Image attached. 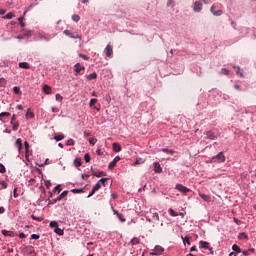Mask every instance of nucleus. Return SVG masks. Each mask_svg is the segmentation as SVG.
Masks as SVG:
<instances>
[{
	"label": "nucleus",
	"mask_w": 256,
	"mask_h": 256,
	"mask_svg": "<svg viewBox=\"0 0 256 256\" xmlns=\"http://www.w3.org/2000/svg\"><path fill=\"white\" fill-rule=\"evenodd\" d=\"M118 161H121V157L116 156V157L113 159V161L109 163L108 168H109V169H115V167H116Z\"/></svg>",
	"instance_id": "0eeeda50"
},
{
	"label": "nucleus",
	"mask_w": 256,
	"mask_h": 256,
	"mask_svg": "<svg viewBox=\"0 0 256 256\" xmlns=\"http://www.w3.org/2000/svg\"><path fill=\"white\" fill-rule=\"evenodd\" d=\"M95 103H97V98H92L91 100H90V107H93L94 105H95Z\"/></svg>",
	"instance_id": "c03bdc74"
},
{
	"label": "nucleus",
	"mask_w": 256,
	"mask_h": 256,
	"mask_svg": "<svg viewBox=\"0 0 256 256\" xmlns=\"http://www.w3.org/2000/svg\"><path fill=\"white\" fill-rule=\"evenodd\" d=\"M153 219H156V221H159V214L154 213L153 214Z\"/></svg>",
	"instance_id": "052dcab7"
},
{
	"label": "nucleus",
	"mask_w": 256,
	"mask_h": 256,
	"mask_svg": "<svg viewBox=\"0 0 256 256\" xmlns=\"http://www.w3.org/2000/svg\"><path fill=\"white\" fill-rule=\"evenodd\" d=\"M0 185L3 187V189H7V182L1 181Z\"/></svg>",
	"instance_id": "864d4df0"
},
{
	"label": "nucleus",
	"mask_w": 256,
	"mask_h": 256,
	"mask_svg": "<svg viewBox=\"0 0 256 256\" xmlns=\"http://www.w3.org/2000/svg\"><path fill=\"white\" fill-rule=\"evenodd\" d=\"M55 99H56V101L62 102L63 101V96H61V94H56Z\"/></svg>",
	"instance_id": "a18cd8bd"
},
{
	"label": "nucleus",
	"mask_w": 256,
	"mask_h": 256,
	"mask_svg": "<svg viewBox=\"0 0 256 256\" xmlns=\"http://www.w3.org/2000/svg\"><path fill=\"white\" fill-rule=\"evenodd\" d=\"M170 5H175V1H173V0H168L167 6L170 7Z\"/></svg>",
	"instance_id": "13d9d810"
},
{
	"label": "nucleus",
	"mask_w": 256,
	"mask_h": 256,
	"mask_svg": "<svg viewBox=\"0 0 256 256\" xmlns=\"http://www.w3.org/2000/svg\"><path fill=\"white\" fill-rule=\"evenodd\" d=\"M74 71L76 75H79L81 73V71H85V67L81 66L80 63L75 64L74 66Z\"/></svg>",
	"instance_id": "6e6552de"
},
{
	"label": "nucleus",
	"mask_w": 256,
	"mask_h": 256,
	"mask_svg": "<svg viewBox=\"0 0 256 256\" xmlns=\"http://www.w3.org/2000/svg\"><path fill=\"white\" fill-rule=\"evenodd\" d=\"M168 211H169L171 217H178L179 216V213L175 212V210H173L172 208H170Z\"/></svg>",
	"instance_id": "c85d7f7f"
},
{
	"label": "nucleus",
	"mask_w": 256,
	"mask_h": 256,
	"mask_svg": "<svg viewBox=\"0 0 256 256\" xmlns=\"http://www.w3.org/2000/svg\"><path fill=\"white\" fill-rule=\"evenodd\" d=\"M2 235H4V237H15V232L8 231V230H2Z\"/></svg>",
	"instance_id": "ddd939ff"
},
{
	"label": "nucleus",
	"mask_w": 256,
	"mask_h": 256,
	"mask_svg": "<svg viewBox=\"0 0 256 256\" xmlns=\"http://www.w3.org/2000/svg\"><path fill=\"white\" fill-rule=\"evenodd\" d=\"M95 192L94 189L92 188V190L90 191L88 197H93V195H95Z\"/></svg>",
	"instance_id": "680f3d73"
},
{
	"label": "nucleus",
	"mask_w": 256,
	"mask_h": 256,
	"mask_svg": "<svg viewBox=\"0 0 256 256\" xmlns=\"http://www.w3.org/2000/svg\"><path fill=\"white\" fill-rule=\"evenodd\" d=\"M27 236L25 235V233H23V232H21L20 234H19V238L20 239H25Z\"/></svg>",
	"instance_id": "bf43d9fd"
},
{
	"label": "nucleus",
	"mask_w": 256,
	"mask_h": 256,
	"mask_svg": "<svg viewBox=\"0 0 256 256\" xmlns=\"http://www.w3.org/2000/svg\"><path fill=\"white\" fill-rule=\"evenodd\" d=\"M74 165H75L76 167H81V165H82L81 158H76V159L74 160Z\"/></svg>",
	"instance_id": "bb28decb"
},
{
	"label": "nucleus",
	"mask_w": 256,
	"mask_h": 256,
	"mask_svg": "<svg viewBox=\"0 0 256 256\" xmlns=\"http://www.w3.org/2000/svg\"><path fill=\"white\" fill-rule=\"evenodd\" d=\"M232 250H234L235 253H241V248L237 244L232 246Z\"/></svg>",
	"instance_id": "cd10ccee"
},
{
	"label": "nucleus",
	"mask_w": 256,
	"mask_h": 256,
	"mask_svg": "<svg viewBox=\"0 0 256 256\" xmlns=\"http://www.w3.org/2000/svg\"><path fill=\"white\" fill-rule=\"evenodd\" d=\"M191 237H189V236H185V237H183L182 236V241H183V243H184V245L185 244H187V245H191Z\"/></svg>",
	"instance_id": "aec40b11"
},
{
	"label": "nucleus",
	"mask_w": 256,
	"mask_h": 256,
	"mask_svg": "<svg viewBox=\"0 0 256 256\" xmlns=\"http://www.w3.org/2000/svg\"><path fill=\"white\" fill-rule=\"evenodd\" d=\"M200 245L202 247V249H210L211 247H209V242L207 241H200Z\"/></svg>",
	"instance_id": "412c9836"
},
{
	"label": "nucleus",
	"mask_w": 256,
	"mask_h": 256,
	"mask_svg": "<svg viewBox=\"0 0 256 256\" xmlns=\"http://www.w3.org/2000/svg\"><path fill=\"white\" fill-rule=\"evenodd\" d=\"M55 141H63V139H65V135L63 134H58L56 136H54Z\"/></svg>",
	"instance_id": "4be33fe9"
},
{
	"label": "nucleus",
	"mask_w": 256,
	"mask_h": 256,
	"mask_svg": "<svg viewBox=\"0 0 256 256\" xmlns=\"http://www.w3.org/2000/svg\"><path fill=\"white\" fill-rule=\"evenodd\" d=\"M238 238L241 239V240L249 239V236H247V234L245 232H242V233L239 234Z\"/></svg>",
	"instance_id": "c756f323"
},
{
	"label": "nucleus",
	"mask_w": 256,
	"mask_h": 256,
	"mask_svg": "<svg viewBox=\"0 0 256 256\" xmlns=\"http://www.w3.org/2000/svg\"><path fill=\"white\" fill-rule=\"evenodd\" d=\"M53 193H61V185H57L54 190Z\"/></svg>",
	"instance_id": "58836bf2"
},
{
	"label": "nucleus",
	"mask_w": 256,
	"mask_h": 256,
	"mask_svg": "<svg viewBox=\"0 0 256 256\" xmlns=\"http://www.w3.org/2000/svg\"><path fill=\"white\" fill-rule=\"evenodd\" d=\"M13 127H12V129H13V131H17V129H19V122H13Z\"/></svg>",
	"instance_id": "4c0bfd02"
},
{
	"label": "nucleus",
	"mask_w": 256,
	"mask_h": 256,
	"mask_svg": "<svg viewBox=\"0 0 256 256\" xmlns=\"http://www.w3.org/2000/svg\"><path fill=\"white\" fill-rule=\"evenodd\" d=\"M104 51L106 53V57H112V55H113V47L111 46V44H107V46H106Z\"/></svg>",
	"instance_id": "1a4fd4ad"
},
{
	"label": "nucleus",
	"mask_w": 256,
	"mask_h": 256,
	"mask_svg": "<svg viewBox=\"0 0 256 256\" xmlns=\"http://www.w3.org/2000/svg\"><path fill=\"white\" fill-rule=\"evenodd\" d=\"M20 69H31V65L27 62H20L19 64Z\"/></svg>",
	"instance_id": "2eb2a0df"
},
{
	"label": "nucleus",
	"mask_w": 256,
	"mask_h": 256,
	"mask_svg": "<svg viewBox=\"0 0 256 256\" xmlns=\"http://www.w3.org/2000/svg\"><path fill=\"white\" fill-rule=\"evenodd\" d=\"M199 197H201V199H203V201H211V197H209L208 195L204 194V193H199Z\"/></svg>",
	"instance_id": "6ab92c4d"
},
{
	"label": "nucleus",
	"mask_w": 256,
	"mask_h": 256,
	"mask_svg": "<svg viewBox=\"0 0 256 256\" xmlns=\"http://www.w3.org/2000/svg\"><path fill=\"white\" fill-rule=\"evenodd\" d=\"M205 135H206V139H210L211 141L217 139V135H215L213 131H208L205 133Z\"/></svg>",
	"instance_id": "9b49d317"
},
{
	"label": "nucleus",
	"mask_w": 256,
	"mask_h": 256,
	"mask_svg": "<svg viewBox=\"0 0 256 256\" xmlns=\"http://www.w3.org/2000/svg\"><path fill=\"white\" fill-rule=\"evenodd\" d=\"M84 159H85V162H86V163H89V162L91 161V156L89 155V153H86V154L84 155Z\"/></svg>",
	"instance_id": "e433bc0d"
},
{
	"label": "nucleus",
	"mask_w": 256,
	"mask_h": 256,
	"mask_svg": "<svg viewBox=\"0 0 256 256\" xmlns=\"http://www.w3.org/2000/svg\"><path fill=\"white\" fill-rule=\"evenodd\" d=\"M79 57H81L82 59H84V61L89 60V56L85 55V54H79Z\"/></svg>",
	"instance_id": "09e8293b"
},
{
	"label": "nucleus",
	"mask_w": 256,
	"mask_h": 256,
	"mask_svg": "<svg viewBox=\"0 0 256 256\" xmlns=\"http://www.w3.org/2000/svg\"><path fill=\"white\" fill-rule=\"evenodd\" d=\"M89 143H90V145H95V143H97V139L90 138Z\"/></svg>",
	"instance_id": "8fccbe9b"
},
{
	"label": "nucleus",
	"mask_w": 256,
	"mask_h": 256,
	"mask_svg": "<svg viewBox=\"0 0 256 256\" xmlns=\"http://www.w3.org/2000/svg\"><path fill=\"white\" fill-rule=\"evenodd\" d=\"M31 109H28V112L26 113V119H33L35 117V114L33 112H30Z\"/></svg>",
	"instance_id": "b1692460"
},
{
	"label": "nucleus",
	"mask_w": 256,
	"mask_h": 256,
	"mask_svg": "<svg viewBox=\"0 0 256 256\" xmlns=\"http://www.w3.org/2000/svg\"><path fill=\"white\" fill-rule=\"evenodd\" d=\"M24 147L26 151H29V142L25 141L24 142Z\"/></svg>",
	"instance_id": "4d7b16f0"
},
{
	"label": "nucleus",
	"mask_w": 256,
	"mask_h": 256,
	"mask_svg": "<svg viewBox=\"0 0 256 256\" xmlns=\"http://www.w3.org/2000/svg\"><path fill=\"white\" fill-rule=\"evenodd\" d=\"M15 119H16L15 115H13L12 118H11V125H13V123H15Z\"/></svg>",
	"instance_id": "774afa93"
},
{
	"label": "nucleus",
	"mask_w": 256,
	"mask_h": 256,
	"mask_svg": "<svg viewBox=\"0 0 256 256\" xmlns=\"http://www.w3.org/2000/svg\"><path fill=\"white\" fill-rule=\"evenodd\" d=\"M234 89H236L237 91H241V86L238 84H235Z\"/></svg>",
	"instance_id": "e2e57ef3"
},
{
	"label": "nucleus",
	"mask_w": 256,
	"mask_h": 256,
	"mask_svg": "<svg viewBox=\"0 0 256 256\" xmlns=\"http://www.w3.org/2000/svg\"><path fill=\"white\" fill-rule=\"evenodd\" d=\"M217 9V6L212 5L210 8L211 13L215 16V17H221V15H223V10H218L215 11Z\"/></svg>",
	"instance_id": "423d86ee"
},
{
	"label": "nucleus",
	"mask_w": 256,
	"mask_h": 256,
	"mask_svg": "<svg viewBox=\"0 0 256 256\" xmlns=\"http://www.w3.org/2000/svg\"><path fill=\"white\" fill-rule=\"evenodd\" d=\"M234 222L236 223V225H241V220L234 218Z\"/></svg>",
	"instance_id": "0e129e2a"
},
{
	"label": "nucleus",
	"mask_w": 256,
	"mask_h": 256,
	"mask_svg": "<svg viewBox=\"0 0 256 256\" xmlns=\"http://www.w3.org/2000/svg\"><path fill=\"white\" fill-rule=\"evenodd\" d=\"M54 231L57 235H63V229L59 228V226Z\"/></svg>",
	"instance_id": "72a5a7b5"
},
{
	"label": "nucleus",
	"mask_w": 256,
	"mask_h": 256,
	"mask_svg": "<svg viewBox=\"0 0 256 256\" xmlns=\"http://www.w3.org/2000/svg\"><path fill=\"white\" fill-rule=\"evenodd\" d=\"M31 218L34 220V221H38V223H41V221H43V218H41V217H37V216H35V215H31Z\"/></svg>",
	"instance_id": "473e14b6"
},
{
	"label": "nucleus",
	"mask_w": 256,
	"mask_h": 256,
	"mask_svg": "<svg viewBox=\"0 0 256 256\" xmlns=\"http://www.w3.org/2000/svg\"><path fill=\"white\" fill-rule=\"evenodd\" d=\"M72 193H83V188H78V189H72Z\"/></svg>",
	"instance_id": "a19ab883"
},
{
	"label": "nucleus",
	"mask_w": 256,
	"mask_h": 256,
	"mask_svg": "<svg viewBox=\"0 0 256 256\" xmlns=\"http://www.w3.org/2000/svg\"><path fill=\"white\" fill-rule=\"evenodd\" d=\"M81 20V17L77 14H74L72 16V21H74L75 23H79V21Z\"/></svg>",
	"instance_id": "a878e982"
},
{
	"label": "nucleus",
	"mask_w": 256,
	"mask_h": 256,
	"mask_svg": "<svg viewBox=\"0 0 256 256\" xmlns=\"http://www.w3.org/2000/svg\"><path fill=\"white\" fill-rule=\"evenodd\" d=\"M45 185H46L47 189L51 188V182L49 180L45 181Z\"/></svg>",
	"instance_id": "5fc2aeb1"
},
{
	"label": "nucleus",
	"mask_w": 256,
	"mask_h": 256,
	"mask_svg": "<svg viewBox=\"0 0 256 256\" xmlns=\"http://www.w3.org/2000/svg\"><path fill=\"white\" fill-rule=\"evenodd\" d=\"M43 91H44V93H46V95H51V86L45 84L43 86Z\"/></svg>",
	"instance_id": "dca6fc26"
},
{
	"label": "nucleus",
	"mask_w": 256,
	"mask_h": 256,
	"mask_svg": "<svg viewBox=\"0 0 256 256\" xmlns=\"http://www.w3.org/2000/svg\"><path fill=\"white\" fill-rule=\"evenodd\" d=\"M105 183H107V178H102L95 184L92 189H94V191H99L101 189V185H105Z\"/></svg>",
	"instance_id": "39448f33"
},
{
	"label": "nucleus",
	"mask_w": 256,
	"mask_h": 256,
	"mask_svg": "<svg viewBox=\"0 0 256 256\" xmlns=\"http://www.w3.org/2000/svg\"><path fill=\"white\" fill-rule=\"evenodd\" d=\"M12 17H15V14L13 12H10L5 15L4 19H11Z\"/></svg>",
	"instance_id": "c9c22d12"
},
{
	"label": "nucleus",
	"mask_w": 256,
	"mask_h": 256,
	"mask_svg": "<svg viewBox=\"0 0 256 256\" xmlns=\"http://www.w3.org/2000/svg\"><path fill=\"white\" fill-rule=\"evenodd\" d=\"M9 115H11V113H9V112H2L0 114V117H9Z\"/></svg>",
	"instance_id": "3c124183"
},
{
	"label": "nucleus",
	"mask_w": 256,
	"mask_h": 256,
	"mask_svg": "<svg viewBox=\"0 0 256 256\" xmlns=\"http://www.w3.org/2000/svg\"><path fill=\"white\" fill-rule=\"evenodd\" d=\"M175 189H177V191H179L180 193H183L184 195L186 193L191 192V189L183 186V184H176Z\"/></svg>",
	"instance_id": "7ed1b4c3"
},
{
	"label": "nucleus",
	"mask_w": 256,
	"mask_h": 256,
	"mask_svg": "<svg viewBox=\"0 0 256 256\" xmlns=\"http://www.w3.org/2000/svg\"><path fill=\"white\" fill-rule=\"evenodd\" d=\"M13 197L15 198L19 197V194H17V188H14L13 190Z\"/></svg>",
	"instance_id": "6e6d98bb"
},
{
	"label": "nucleus",
	"mask_w": 256,
	"mask_h": 256,
	"mask_svg": "<svg viewBox=\"0 0 256 256\" xmlns=\"http://www.w3.org/2000/svg\"><path fill=\"white\" fill-rule=\"evenodd\" d=\"M31 239H39V235H37V234H32V235H31Z\"/></svg>",
	"instance_id": "69168bd1"
},
{
	"label": "nucleus",
	"mask_w": 256,
	"mask_h": 256,
	"mask_svg": "<svg viewBox=\"0 0 256 256\" xmlns=\"http://www.w3.org/2000/svg\"><path fill=\"white\" fill-rule=\"evenodd\" d=\"M234 69H236V75H239V77H244L243 76V72H240L241 71V67H239V66L235 67L234 66Z\"/></svg>",
	"instance_id": "393cba45"
},
{
	"label": "nucleus",
	"mask_w": 256,
	"mask_h": 256,
	"mask_svg": "<svg viewBox=\"0 0 256 256\" xmlns=\"http://www.w3.org/2000/svg\"><path fill=\"white\" fill-rule=\"evenodd\" d=\"M13 91H14V93H16V95L21 94V88H19L17 86L13 88Z\"/></svg>",
	"instance_id": "ea45409f"
},
{
	"label": "nucleus",
	"mask_w": 256,
	"mask_h": 256,
	"mask_svg": "<svg viewBox=\"0 0 256 256\" xmlns=\"http://www.w3.org/2000/svg\"><path fill=\"white\" fill-rule=\"evenodd\" d=\"M66 145H67L68 147H71V146L75 145V140H73V139H68L67 142H66Z\"/></svg>",
	"instance_id": "2f4dec72"
},
{
	"label": "nucleus",
	"mask_w": 256,
	"mask_h": 256,
	"mask_svg": "<svg viewBox=\"0 0 256 256\" xmlns=\"http://www.w3.org/2000/svg\"><path fill=\"white\" fill-rule=\"evenodd\" d=\"M7 170L5 169V165L0 164V173H5Z\"/></svg>",
	"instance_id": "de8ad7c7"
},
{
	"label": "nucleus",
	"mask_w": 256,
	"mask_h": 256,
	"mask_svg": "<svg viewBox=\"0 0 256 256\" xmlns=\"http://www.w3.org/2000/svg\"><path fill=\"white\" fill-rule=\"evenodd\" d=\"M154 171H155V173L161 172V164H159V162L154 163Z\"/></svg>",
	"instance_id": "a211bd4d"
},
{
	"label": "nucleus",
	"mask_w": 256,
	"mask_h": 256,
	"mask_svg": "<svg viewBox=\"0 0 256 256\" xmlns=\"http://www.w3.org/2000/svg\"><path fill=\"white\" fill-rule=\"evenodd\" d=\"M193 11L195 13H201V11H203V3L200 1H195L193 5Z\"/></svg>",
	"instance_id": "20e7f679"
},
{
	"label": "nucleus",
	"mask_w": 256,
	"mask_h": 256,
	"mask_svg": "<svg viewBox=\"0 0 256 256\" xmlns=\"http://www.w3.org/2000/svg\"><path fill=\"white\" fill-rule=\"evenodd\" d=\"M50 227L56 229L59 227V223L57 221H51L50 222Z\"/></svg>",
	"instance_id": "7c9ffc66"
},
{
	"label": "nucleus",
	"mask_w": 256,
	"mask_h": 256,
	"mask_svg": "<svg viewBox=\"0 0 256 256\" xmlns=\"http://www.w3.org/2000/svg\"><path fill=\"white\" fill-rule=\"evenodd\" d=\"M96 153H97V155H103V151H101V149H97Z\"/></svg>",
	"instance_id": "338daca9"
},
{
	"label": "nucleus",
	"mask_w": 256,
	"mask_h": 256,
	"mask_svg": "<svg viewBox=\"0 0 256 256\" xmlns=\"http://www.w3.org/2000/svg\"><path fill=\"white\" fill-rule=\"evenodd\" d=\"M162 152L165 155H170V156H173V153H175L173 150H169V149H162Z\"/></svg>",
	"instance_id": "5701e85b"
},
{
	"label": "nucleus",
	"mask_w": 256,
	"mask_h": 256,
	"mask_svg": "<svg viewBox=\"0 0 256 256\" xmlns=\"http://www.w3.org/2000/svg\"><path fill=\"white\" fill-rule=\"evenodd\" d=\"M211 163H225V155H223V152H220L214 156L211 160Z\"/></svg>",
	"instance_id": "f257e3e1"
},
{
	"label": "nucleus",
	"mask_w": 256,
	"mask_h": 256,
	"mask_svg": "<svg viewBox=\"0 0 256 256\" xmlns=\"http://www.w3.org/2000/svg\"><path fill=\"white\" fill-rule=\"evenodd\" d=\"M70 38L71 39H81V35L72 34V35H70Z\"/></svg>",
	"instance_id": "603ef678"
},
{
	"label": "nucleus",
	"mask_w": 256,
	"mask_h": 256,
	"mask_svg": "<svg viewBox=\"0 0 256 256\" xmlns=\"http://www.w3.org/2000/svg\"><path fill=\"white\" fill-rule=\"evenodd\" d=\"M67 195H69V191L65 190L63 191L59 197H57L56 199H54L53 201H49L48 205H55V203L61 201L62 199H65V197H67Z\"/></svg>",
	"instance_id": "f03ea898"
},
{
	"label": "nucleus",
	"mask_w": 256,
	"mask_h": 256,
	"mask_svg": "<svg viewBox=\"0 0 256 256\" xmlns=\"http://www.w3.org/2000/svg\"><path fill=\"white\" fill-rule=\"evenodd\" d=\"M221 75H229V70H227V68H222Z\"/></svg>",
	"instance_id": "79ce46f5"
},
{
	"label": "nucleus",
	"mask_w": 256,
	"mask_h": 256,
	"mask_svg": "<svg viewBox=\"0 0 256 256\" xmlns=\"http://www.w3.org/2000/svg\"><path fill=\"white\" fill-rule=\"evenodd\" d=\"M112 147H113V151L115 153H119L121 151V145L119 143L114 142L112 144Z\"/></svg>",
	"instance_id": "4468645a"
},
{
	"label": "nucleus",
	"mask_w": 256,
	"mask_h": 256,
	"mask_svg": "<svg viewBox=\"0 0 256 256\" xmlns=\"http://www.w3.org/2000/svg\"><path fill=\"white\" fill-rule=\"evenodd\" d=\"M15 147L18 148L19 153H21V150L23 149V140L21 138H18L15 142Z\"/></svg>",
	"instance_id": "f8f14e48"
},
{
	"label": "nucleus",
	"mask_w": 256,
	"mask_h": 256,
	"mask_svg": "<svg viewBox=\"0 0 256 256\" xmlns=\"http://www.w3.org/2000/svg\"><path fill=\"white\" fill-rule=\"evenodd\" d=\"M86 79H87V81H93V80L97 79V74H96V72H94V73H92V74H90V75H87V76H86Z\"/></svg>",
	"instance_id": "f3484780"
},
{
	"label": "nucleus",
	"mask_w": 256,
	"mask_h": 256,
	"mask_svg": "<svg viewBox=\"0 0 256 256\" xmlns=\"http://www.w3.org/2000/svg\"><path fill=\"white\" fill-rule=\"evenodd\" d=\"M24 17H20V18H18V21H19V23H20V25H21V27H25V22H23L24 21Z\"/></svg>",
	"instance_id": "37998d69"
},
{
	"label": "nucleus",
	"mask_w": 256,
	"mask_h": 256,
	"mask_svg": "<svg viewBox=\"0 0 256 256\" xmlns=\"http://www.w3.org/2000/svg\"><path fill=\"white\" fill-rule=\"evenodd\" d=\"M131 244H132V245H139V238L134 237V238L131 240Z\"/></svg>",
	"instance_id": "f704fd0d"
},
{
	"label": "nucleus",
	"mask_w": 256,
	"mask_h": 256,
	"mask_svg": "<svg viewBox=\"0 0 256 256\" xmlns=\"http://www.w3.org/2000/svg\"><path fill=\"white\" fill-rule=\"evenodd\" d=\"M63 34L66 35L67 37H71L73 35V33H71V31L69 30H64Z\"/></svg>",
	"instance_id": "49530a36"
},
{
	"label": "nucleus",
	"mask_w": 256,
	"mask_h": 256,
	"mask_svg": "<svg viewBox=\"0 0 256 256\" xmlns=\"http://www.w3.org/2000/svg\"><path fill=\"white\" fill-rule=\"evenodd\" d=\"M150 255L152 256H159L161 255V246H155V249L150 252Z\"/></svg>",
	"instance_id": "9d476101"
}]
</instances>
